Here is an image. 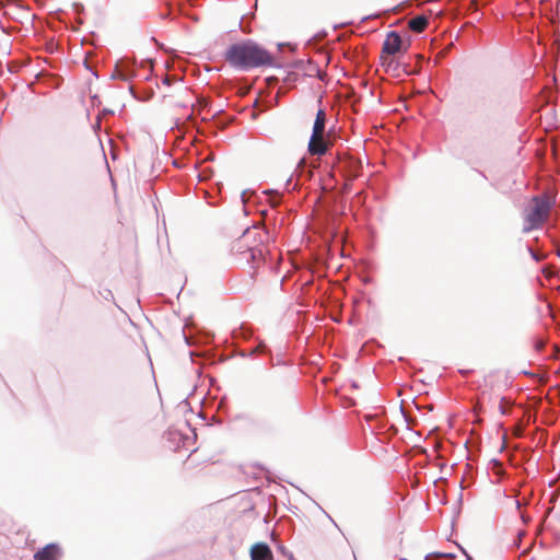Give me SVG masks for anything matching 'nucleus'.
Wrapping results in <instances>:
<instances>
[{
	"instance_id": "obj_29",
	"label": "nucleus",
	"mask_w": 560,
	"mask_h": 560,
	"mask_svg": "<svg viewBox=\"0 0 560 560\" xmlns=\"http://www.w3.org/2000/svg\"><path fill=\"white\" fill-rule=\"evenodd\" d=\"M350 190V183H347L345 185V192H348Z\"/></svg>"
},
{
	"instance_id": "obj_18",
	"label": "nucleus",
	"mask_w": 560,
	"mask_h": 560,
	"mask_svg": "<svg viewBox=\"0 0 560 560\" xmlns=\"http://www.w3.org/2000/svg\"><path fill=\"white\" fill-rule=\"evenodd\" d=\"M299 184L298 182H293V178L292 176H290L285 183H284V188L285 190L290 191V190H295L298 188Z\"/></svg>"
},
{
	"instance_id": "obj_27",
	"label": "nucleus",
	"mask_w": 560,
	"mask_h": 560,
	"mask_svg": "<svg viewBox=\"0 0 560 560\" xmlns=\"http://www.w3.org/2000/svg\"><path fill=\"white\" fill-rule=\"evenodd\" d=\"M103 113L106 114V115H114V110L108 109V108H104Z\"/></svg>"
},
{
	"instance_id": "obj_21",
	"label": "nucleus",
	"mask_w": 560,
	"mask_h": 560,
	"mask_svg": "<svg viewBox=\"0 0 560 560\" xmlns=\"http://www.w3.org/2000/svg\"><path fill=\"white\" fill-rule=\"evenodd\" d=\"M168 438L172 440L182 441L184 436L179 431L174 430V431H168Z\"/></svg>"
},
{
	"instance_id": "obj_23",
	"label": "nucleus",
	"mask_w": 560,
	"mask_h": 560,
	"mask_svg": "<svg viewBox=\"0 0 560 560\" xmlns=\"http://www.w3.org/2000/svg\"><path fill=\"white\" fill-rule=\"evenodd\" d=\"M244 20H245V16H243V18H242V20H241V22H240V27H241V30H242L244 33H250V28H249V27H247V26H245V25L243 24Z\"/></svg>"
},
{
	"instance_id": "obj_13",
	"label": "nucleus",
	"mask_w": 560,
	"mask_h": 560,
	"mask_svg": "<svg viewBox=\"0 0 560 560\" xmlns=\"http://www.w3.org/2000/svg\"><path fill=\"white\" fill-rule=\"evenodd\" d=\"M429 21L424 15H417L409 21V28L412 32L421 33L428 26Z\"/></svg>"
},
{
	"instance_id": "obj_39",
	"label": "nucleus",
	"mask_w": 560,
	"mask_h": 560,
	"mask_svg": "<svg viewBox=\"0 0 560 560\" xmlns=\"http://www.w3.org/2000/svg\"><path fill=\"white\" fill-rule=\"evenodd\" d=\"M189 354H190V357H191V358H194L195 352H194V351H190V352H189Z\"/></svg>"
},
{
	"instance_id": "obj_31",
	"label": "nucleus",
	"mask_w": 560,
	"mask_h": 560,
	"mask_svg": "<svg viewBox=\"0 0 560 560\" xmlns=\"http://www.w3.org/2000/svg\"><path fill=\"white\" fill-rule=\"evenodd\" d=\"M231 357H232V355H230V358H231ZM226 359H229V357H223V355H222V357H220V358H219V361H221V362H222V361H225Z\"/></svg>"
},
{
	"instance_id": "obj_28",
	"label": "nucleus",
	"mask_w": 560,
	"mask_h": 560,
	"mask_svg": "<svg viewBox=\"0 0 560 560\" xmlns=\"http://www.w3.org/2000/svg\"><path fill=\"white\" fill-rule=\"evenodd\" d=\"M183 337L185 339V342L190 346V341H189V338L185 335V332H183Z\"/></svg>"
},
{
	"instance_id": "obj_8",
	"label": "nucleus",
	"mask_w": 560,
	"mask_h": 560,
	"mask_svg": "<svg viewBox=\"0 0 560 560\" xmlns=\"http://www.w3.org/2000/svg\"><path fill=\"white\" fill-rule=\"evenodd\" d=\"M60 548L57 544L50 542L34 553V560H58Z\"/></svg>"
},
{
	"instance_id": "obj_41",
	"label": "nucleus",
	"mask_w": 560,
	"mask_h": 560,
	"mask_svg": "<svg viewBox=\"0 0 560 560\" xmlns=\"http://www.w3.org/2000/svg\"><path fill=\"white\" fill-rule=\"evenodd\" d=\"M400 560H407L406 558H400Z\"/></svg>"
},
{
	"instance_id": "obj_25",
	"label": "nucleus",
	"mask_w": 560,
	"mask_h": 560,
	"mask_svg": "<svg viewBox=\"0 0 560 560\" xmlns=\"http://www.w3.org/2000/svg\"><path fill=\"white\" fill-rule=\"evenodd\" d=\"M129 91H130V93L132 94V96H133V97L139 98V97L137 96V94H136V91H135V86H133V85H130V86H129Z\"/></svg>"
},
{
	"instance_id": "obj_7",
	"label": "nucleus",
	"mask_w": 560,
	"mask_h": 560,
	"mask_svg": "<svg viewBox=\"0 0 560 560\" xmlns=\"http://www.w3.org/2000/svg\"><path fill=\"white\" fill-rule=\"evenodd\" d=\"M249 553L252 560H273L272 551L266 542L254 544Z\"/></svg>"
},
{
	"instance_id": "obj_38",
	"label": "nucleus",
	"mask_w": 560,
	"mask_h": 560,
	"mask_svg": "<svg viewBox=\"0 0 560 560\" xmlns=\"http://www.w3.org/2000/svg\"><path fill=\"white\" fill-rule=\"evenodd\" d=\"M478 173H479L482 177H485V178H486V175L483 174V172H480V171H479Z\"/></svg>"
},
{
	"instance_id": "obj_20",
	"label": "nucleus",
	"mask_w": 560,
	"mask_h": 560,
	"mask_svg": "<svg viewBox=\"0 0 560 560\" xmlns=\"http://www.w3.org/2000/svg\"><path fill=\"white\" fill-rule=\"evenodd\" d=\"M528 252L530 254V257L535 260V261H541L544 258H545V255H540L538 254L537 252H535L532 247H528Z\"/></svg>"
},
{
	"instance_id": "obj_11",
	"label": "nucleus",
	"mask_w": 560,
	"mask_h": 560,
	"mask_svg": "<svg viewBox=\"0 0 560 560\" xmlns=\"http://www.w3.org/2000/svg\"><path fill=\"white\" fill-rule=\"evenodd\" d=\"M258 353H269L268 347L262 341H259V343L255 348H253L248 351L236 350L233 355H238V357L245 359V358H253V357L257 355Z\"/></svg>"
},
{
	"instance_id": "obj_34",
	"label": "nucleus",
	"mask_w": 560,
	"mask_h": 560,
	"mask_svg": "<svg viewBox=\"0 0 560 560\" xmlns=\"http://www.w3.org/2000/svg\"><path fill=\"white\" fill-rule=\"evenodd\" d=\"M328 517H329V521H331V523L334 524V526H337L336 521H335V520H332V517H330L329 515H328Z\"/></svg>"
},
{
	"instance_id": "obj_10",
	"label": "nucleus",
	"mask_w": 560,
	"mask_h": 560,
	"mask_svg": "<svg viewBox=\"0 0 560 560\" xmlns=\"http://www.w3.org/2000/svg\"><path fill=\"white\" fill-rule=\"evenodd\" d=\"M135 75L136 73L131 66H122L121 62H118L114 72L110 74V79L128 81Z\"/></svg>"
},
{
	"instance_id": "obj_5",
	"label": "nucleus",
	"mask_w": 560,
	"mask_h": 560,
	"mask_svg": "<svg viewBox=\"0 0 560 560\" xmlns=\"http://www.w3.org/2000/svg\"><path fill=\"white\" fill-rule=\"evenodd\" d=\"M404 42L400 34L396 31H390L383 43L382 52L388 56H396L405 52Z\"/></svg>"
},
{
	"instance_id": "obj_26",
	"label": "nucleus",
	"mask_w": 560,
	"mask_h": 560,
	"mask_svg": "<svg viewBox=\"0 0 560 560\" xmlns=\"http://www.w3.org/2000/svg\"><path fill=\"white\" fill-rule=\"evenodd\" d=\"M459 373L464 376H467L471 373V370H459Z\"/></svg>"
},
{
	"instance_id": "obj_30",
	"label": "nucleus",
	"mask_w": 560,
	"mask_h": 560,
	"mask_svg": "<svg viewBox=\"0 0 560 560\" xmlns=\"http://www.w3.org/2000/svg\"><path fill=\"white\" fill-rule=\"evenodd\" d=\"M542 347H544V343H542V342H541V343H537V345H536L537 350H541V349H542Z\"/></svg>"
},
{
	"instance_id": "obj_37",
	"label": "nucleus",
	"mask_w": 560,
	"mask_h": 560,
	"mask_svg": "<svg viewBox=\"0 0 560 560\" xmlns=\"http://www.w3.org/2000/svg\"><path fill=\"white\" fill-rule=\"evenodd\" d=\"M515 503H516V506L520 508V505H521L520 501L516 500Z\"/></svg>"
},
{
	"instance_id": "obj_12",
	"label": "nucleus",
	"mask_w": 560,
	"mask_h": 560,
	"mask_svg": "<svg viewBox=\"0 0 560 560\" xmlns=\"http://www.w3.org/2000/svg\"><path fill=\"white\" fill-rule=\"evenodd\" d=\"M326 129V113L323 108H319L314 120L312 135L325 133Z\"/></svg>"
},
{
	"instance_id": "obj_42",
	"label": "nucleus",
	"mask_w": 560,
	"mask_h": 560,
	"mask_svg": "<svg viewBox=\"0 0 560 560\" xmlns=\"http://www.w3.org/2000/svg\"><path fill=\"white\" fill-rule=\"evenodd\" d=\"M558 256L560 257V253H558Z\"/></svg>"
},
{
	"instance_id": "obj_1",
	"label": "nucleus",
	"mask_w": 560,
	"mask_h": 560,
	"mask_svg": "<svg viewBox=\"0 0 560 560\" xmlns=\"http://www.w3.org/2000/svg\"><path fill=\"white\" fill-rule=\"evenodd\" d=\"M224 59L233 69L243 72L258 68L279 67L273 55L253 39L231 44L224 52Z\"/></svg>"
},
{
	"instance_id": "obj_22",
	"label": "nucleus",
	"mask_w": 560,
	"mask_h": 560,
	"mask_svg": "<svg viewBox=\"0 0 560 560\" xmlns=\"http://www.w3.org/2000/svg\"><path fill=\"white\" fill-rule=\"evenodd\" d=\"M310 67H311L310 70H315L317 77L322 80L323 79L322 78V71L319 70V68L316 65L312 63V62H310Z\"/></svg>"
},
{
	"instance_id": "obj_17",
	"label": "nucleus",
	"mask_w": 560,
	"mask_h": 560,
	"mask_svg": "<svg viewBox=\"0 0 560 560\" xmlns=\"http://www.w3.org/2000/svg\"><path fill=\"white\" fill-rule=\"evenodd\" d=\"M277 550L279 553H281L288 560H296L294 555L282 544H278Z\"/></svg>"
},
{
	"instance_id": "obj_19",
	"label": "nucleus",
	"mask_w": 560,
	"mask_h": 560,
	"mask_svg": "<svg viewBox=\"0 0 560 560\" xmlns=\"http://www.w3.org/2000/svg\"><path fill=\"white\" fill-rule=\"evenodd\" d=\"M98 293L104 300L109 301L114 299V294L109 289H103Z\"/></svg>"
},
{
	"instance_id": "obj_24",
	"label": "nucleus",
	"mask_w": 560,
	"mask_h": 560,
	"mask_svg": "<svg viewBox=\"0 0 560 560\" xmlns=\"http://www.w3.org/2000/svg\"><path fill=\"white\" fill-rule=\"evenodd\" d=\"M163 84L165 85H171L172 84V79L170 77H165L163 80H162Z\"/></svg>"
},
{
	"instance_id": "obj_2",
	"label": "nucleus",
	"mask_w": 560,
	"mask_h": 560,
	"mask_svg": "<svg viewBox=\"0 0 560 560\" xmlns=\"http://www.w3.org/2000/svg\"><path fill=\"white\" fill-rule=\"evenodd\" d=\"M256 229L247 228L244 233L231 244L230 253L238 267L256 269L264 260V246L257 240Z\"/></svg>"
},
{
	"instance_id": "obj_15",
	"label": "nucleus",
	"mask_w": 560,
	"mask_h": 560,
	"mask_svg": "<svg viewBox=\"0 0 560 560\" xmlns=\"http://www.w3.org/2000/svg\"><path fill=\"white\" fill-rule=\"evenodd\" d=\"M455 557H456L455 553H452V552L434 551V552L425 555L424 560H433V559H440V558L455 559Z\"/></svg>"
},
{
	"instance_id": "obj_40",
	"label": "nucleus",
	"mask_w": 560,
	"mask_h": 560,
	"mask_svg": "<svg viewBox=\"0 0 560 560\" xmlns=\"http://www.w3.org/2000/svg\"><path fill=\"white\" fill-rule=\"evenodd\" d=\"M466 556H467V560H472V558H471V557H469L468 555H466Z\"/></svg>"
},
{
	"instance_id": "obj_33",
	"label": "nucleus",
	"mask_w": 560,
	"mask_h": 560,
	"mask_svg": "<svg viewBox=\"0 0 560 560\" xmlns=\"http://www.w3.org/2000/svg\"><path fill=\"white\" fill-rule=\"evenodd\" d=\"M328 517H329V521H331V523L334 524V526H337L336 521H335V520H332V517H330L329 515H328Z\"/></svg>"
},
{
	"instance_id": "obj_9",
	"label": "nucleus",
	"mask_w": 560,
	"mask_h": 560,
	"mask_svg": "<svg viewBox=\"0 0 560 560\" xmlns=\"http://www.w3.org/2000/svg\"><path fill=\"white\" fill-rule=\"evenodd\" d=\"M252 335L253 332L250 328L245 323H243L240 327L234 328L231 331L233 346L237 347L238 342L249 340Z\"/></svg>"
},
{
	"instance_id": "obj_36",
	"label": "nucleus",
	"mask_w": 560,
	"mask_h": 560,
	"mask_svg": "<svg viewBox=\"0 0 560 560\" xmlns=\"http://www.w3.org/2000/svg\"><path fill=\"white\" fill-rule=\"evenodd\" d=\"M371 18H372V15L364 16V18L362 19V22H365V21H368V20H369V19H371Z\"/></svg>"
},
{
	"instance_id": "obj_3",
	"label": "nucleus",
	"mask_w": 560,
	"mask_h": 560,
	"mask_svg": "<svg viewBox=\"0 0 560 560\" xmlns=\"http://www.w3.org/2000/svg\"><path fill=\"white\" fill-rule=\"evenodd\" d=\"M551 207L552 202L546 195L534 196L524 211L525 225L523 232L528 233L539 229L547 219Z\"/></svg>"
},
{
	"instance_id": "obj_32",
	"label": "nucleus",
	"mask_w": 560,
	"mask_h": 560,
	"mask_svg": "<svg viewBox=\"0 0 560 560\" xmlns=\"http://www.w3.org/2000/svg\"><path fill=\"white\" fill-rule=\"evenodd\" d=\"M328 517H329V521H331V523L334 524V526H337L336 521H335V520H332V517H330L329 515H328Z\"/></svg>"
},
{
	"instance_id": "obj_4",
	"label": "nucleus",
	"mask_w": 560,
	"mask_h": 560,
	"mask_svg": "<svg viewBox=\"0 0 560 560\" xmlns=\"http://www.w3.org/2000/svg\"><path fill=\"white\" fill-rule=\"evenodd\" d=\"M331 159L335 170L340 173L346 180L351 182L358 177L362 167L360 160L353 158L346 151L336 152Z\"/></svg>"
},
{
	"instance_id": "obj_14",
	"label": "nucleus",
	"mask_w": 560,
	"mask_h": 560,
	"mask_svg": "<svg viewBox=\"0 0 560 560\" xmlns=\"http://www.w3.org/2000/svg\"><path fill=\"white\" fill-rule=\"evenodd\" d=\"M296 173L300 177L310 179L313 176V170L306 164L305 160L302 159L296 165Z\"/></svg>"
},
{
	"instance_id": "obj_35",
	"label": "nucleus",
	"mask_w": 560,
	"mask_h": 560,
	"mask_svg": "<svg viewBox=\"0 0 560 560\" xmlns=\"http://www.w3.org/2000/svg\"><path fill=\"white\" fill-rule=\"evenodd\" d=\"M328 517H329V521H331V523L334 524V526H337L336 521H335V520H332V517H330L329 515H328Z\"/></svg>"
},
{
	"instance_id": "obj_16",
	"label": "nucleus",
	"mask_w": 560,
	"mask_h": 560,
	"mask_svg": "<svg viewBox=\"0 0 560 560\" xmlns=\"http://www.w3.org/2000/svg\"><path fill=\"white\" fill-rule=\"evenodd\" d=\"M265 194H270L269 202L271 207L276 208L279 207L282 202V196L278 191H265Z\"/></svg>"
},
{
	"instance_id": "obj_6",
	"label": "nucleus",
	"mask_w": 560,
	"mask_h": 560,
	"mask_svg": "<svg viewBox=\"0 0 560 560\" xmlns=\"http://www.w3.org/2000/svg\"><path fill=\"white\" fill-rule=\"evenodd\" d=\"M329 145L325 133L311 135L307 150L312 155L323 156L329 154L332 158L334 154L329 151Z\"/></svg>"
}]
</instances>
